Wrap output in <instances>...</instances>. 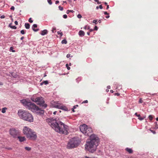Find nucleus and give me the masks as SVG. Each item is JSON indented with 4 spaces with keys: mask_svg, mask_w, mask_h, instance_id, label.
<instances>
[{
    "mask_svg": "<svg viewBox=\"0 0 158 158\" xmlns=\"http://www.w3.org/2000/svg\"><path fill=\"white\" fill-rule=\"evenodd\" d=\"M46 121L49 125L56 132L62 134L67 135L68 133L69 127L61 121L57 122L56 119L49 118L46 119Z\"/></svg>",
    "mask_w": 158,
    "mask_h": 158,
    "instance_id": "nucleus-1",
    "label": "nucleus"
},
{
    "mask_svg": "<svg viewBox=\"0 0 158 158\" xmlns=\"http://www.w3.org/2000/svg\"><path fill=\"white\" fill-rule=\"evenodd\" d=\"M99 142L98 137L95 135H92L90 137L89 141L86 142L85 149L91 153H94L98 145Z\"/></svg>",
    "mask_w": 158,
    "mask_h": 158,
    "instance_id": "nucleus-2",
    "label": "nucleus"
},
{
    "mask_svg": "<svg viewBox=\"0 0 158 158\" xmlns=\"http://www.w3.org/2000/svg\"><path fill=\"white\" fill-rule=\"evenodd\" d=\"M21 102L27 108L31 110L32 111L35 112L40 115L44 114V110L40 109L34 103L28 102L25 99L21 100Z\"/></svg>",
    "mask_w": 158,
    "mask_h": 158,
    "instance_id": "nucleus-3",
    "label": "nucleus"
},
{
    "mask_svg": "<svg viewBox=\"0 0 158 158\" xmlns=\"http://www.w3.org/2000/svg\"><path fill=\"white\" fill-rule=\"evenodd\" d=\"M18 114L19 117L24 120L30 122L33 121V116L27 111L22 109L19 110H18Z\"/></svg>",
    "mask_w": 158,
    "mask_h": 158,
    "instance_id": "nucleus-4",
    "label": "nucleus"
},
{
    "mask_svg": "<svg viewBox=\"0 0 158 158\" xmlns=\"http://www.w3.org/2000/svg\"><path fill=\"white\" fill-rule=\"evenodd\" d=\"M23 132L29 139L35 140L37 138L35 133L28 127H24L23 129Z\"/></svg>",
    "mask_w": 158,
    "mask_h": 158,
    "instance_id": "nucleus-5",
    "label": "nucleus"
},
{
    "mask_svg": "<svg viewBox=\"0 0 158 158\" xmlns=\"http://www.w3.org/2000/svg\"><path fill=\"white\" fill-rule=\"evenodd\" d=\"M31 99L33 102H36L37 104L40 106H43L44 108H46L47 106V105L44 104V100L41 97H36L35 95H34L31 97Z\"/></svg>",
    "mask_w": 158,
    "mask_h": 158,
    "instance_id": "nucleus-6",
    "label": "nucleus"
},
{
    "mask_svg": "<svg viewBox=\"0 0 158 158\" xmlns=\"http://www.w3.org/2000/svg\"><path fill=\"white\" fill-rule=\"evenodd\" d=\"M79 141L77 138H73L70 139L69 142L67 147L69 149H71L77 147L79 145Z\"/></svg>",
    "mask_w": 158,
    "mask_h": 158,
    "instance_id": "nucleus-7",
    "label": "nucleus"
},
{
    "mask_svg": "<svg viewBox=\"0 0 158 158\" xmlns=\"http://www.w3.org/2000/svg\"><path fill=\"white\" fill-rule=\"evenodd\" d=\"M52 104L53 106L55 108L61 109L64 111L68 110V108L59 101L54 102V104Z\"/></svg>",
    "mask_w": 158,
    "mask_h": 158,
    "instance_id": "nucleus-8",
    "label": "nucleus"
},
{
    "mask_svg": "<svg viewBox=\"0 0 158 158\" xmlns=\"http://www.w3.org/2000/svg\"><path fill=\"white\" fill-rule=\"evenodd\" d=\"M10 134L13 138H17L19 135V132L18 131L16 130L15 129L12 128L10 130Z\"/></svg>",
    "mask_w": 158,
    "mask_h": 158,
    "instance_id": "nucleus-9",
    "label": "nucleus"
},
{
    "mask_svg": "<svg viewBox=\"0 0 158 158\" xmlns=\"http://www.w3.org/2000/svg\"><path fill=\"white\" fill-rule=\"evenodd\" d=\"M88 127L85 124L81 125L80 127V130L83 134H84Z\"/></svg>",
    "mask_w": 158,
    "mask_h": 158,
    "instance_id": "nucleus-10",
    "label": "nucleus"
},
{
    "mask_svg": "<svg viewBox=\"0 0 158 158\" xmlns=\"http://www.w3.org/2000/svg\"><path fill=\"white\" fill-rule=\"evenodd\" d=\"M92 131H93L92 128L90 127H88V128L86 131H85V133L84 134L86 135H90H90H91V134L92 132Z\"/></svg>",
    "mask_w": 158,
    "mask_h": 158,
    "instance_id": "nucleus-11",
    "label": "nucleus"
},
{
    "mask_svg": "<svg viewBox=\"0 0 158 158\" xmlns=\"http://www.w3.org/2000/svg\"><path fill=\"white\" fill-rule=\"evenodd\" d=\"M20 142H23L26 140V139L24 137H21L18 136L17 137Z\"/></svg>",
    "mask_w": 158,
    "mask_h": 158,
    "instance_id": "nucleus-12",
    "label": "nucleus"
},
{
    "mask_svg": "<svg viewBox=\"0 0 158 158\" xmlns=\"http://www.w3.org/2000/svg\"><path fill=\"white\" fill-rule=\"evenodd\" d=\"M48 33V31L47 30H44L41 32L40 34L42 35H44L47 34Z\"/></svg>",
    "mask_w": 158,
    "mask_h": 158,
    "instance_id": "nucleus-13",
    "label": "nucleus"
},
{
    "mask_svg": "<svg viewBox=\"0 0 158 158\" xmlns=\"http://www.w3.org/2000/svg\"><path fill=\"white\" fill-rule=\"evenodd\" d=\"M37 27V25L36 24H34L32 26V30L35 31H37L39 30V29H35V28Z\"/></svg>",
    "mask_w": 158,
    "mask_h": 158,
    "instance_id": "nucleus-14",
    "label": "nucleus"
},
{
    "mask_svg": "<svg viewBox=\"0 0 158 158\" xmlns=\"http://www.w3.org/2000/svg\"><path fill=\"white\" fill-rule=\"evenodd\" d=\"M79 35L81 36H83L85 35V32L82 31L81 30L79 32Z\"/></svg>",
    "mask_w": 158,
    "mask_h": 158,
    "instance_id": "nucleus-15",
    "label": "nucleus"
},
{
    "mask_svg": "<svg viewBox=\"0 0 158 158\" xmlns=\"http://www.w3.org/2000/svg\"><path fill=\"white\" fill-rule=\"evenodd\" d=\"M9 76L10 77H12L14 78H17L18 75L16 74L12 73L10 74H9Z\"/></svg>",
    "mask_w": 158,
    "mask_h": 158,
    "instance_id": "nucleus-16",
    "label": "nucleus"
},
{
    "mask_svg": "<svg viewBox=\"0 0 158 158\" xmlns=\"http://www.w3.org/2000/svg\"><path fill=\"white\" fill-rule=\"evenodd\" d=\"M126 150L130 153H131L133 152L132 150L131 149L129 148H127L126 149Z\"/></svg>",
    "mask_w": 158,
    "mask_h": 158,
    "instance_id": "nucleus-17",
    "label": "nucleus"
},
{
    "mask_svg": "<svg viewBox=\"0 0 158 158\" xmlns=\"http://www.w3.org/2000/svg\"><path fill=\"white\" fill-rule=\"evenodd\" d=\"M25 27L26 29H28L30 28V25L28 23H25Z\"/></svg>",
    "mask_w": 158,
    "mask_h": 158,
    "instance_id": "nucleus-18",
    "label": "nucleus"
},
{
    "mask_svg": "<svg viewBox=\"0 0 158 158\" xmlns=\"http://www.w3.org/2000/svg\"><path fill=\"white\" fill-rule=\"evenodd\" d=\"M48 83V81H45L42 82L40 83V85H42L43 84L47 85Z\"/></svg>",
    "mask_w": 158,
    "mask_h": 158,
    "instance_id": "nucleus-19",
    "label": "nucleus"
},
{
    "mask_svg": "<svg viewBox=\"0 0 158 158\" xmlns=\"http://www.w3.org/2000/svg\"><path fill=\"white\" fill-rule=\"evenodd\" d=\"M6 109L7 108L6 107L3 108L2 109V112L3 113H5L6 111Z\"/></svg>",
    "mask_w": 158,
    "mask_h": 158,
    "instance_id": "nucleus-20",
    "label": "nucleus"
},
{
    "mask_svg": "<svg viewBox=\"0 0 158 158\" xmlns=\"http://www.w3.org/2000/svg\"><path fill=\"white\" fill-rule=\"evenodd\" d=\"M61 43L63 44H66L67 43V41L65 40H63L62 41Z\"/></svg>",
    "mask_w": 158,
    "mask_h": 158,
    "instance_id": "nucleus-21",
    "label": "nucleus"
},
{
    "mask_svg": "<svg viewBox=\"0 0 158 158\" xmlns=\"http://www.w3.org/2000/svg\"><path fill=\"white\" fill-rule=\"evenodd\" d=\"M56 28L55 27H53L52 30V33H54L56 32Z\"/></svg>",
    "mask_w": 158,
    "mask_h": 158,
    "instance_id": "nucleus-22",
    "label": "nucleus"
},
{
    "mask_svg": "<svg viewBox=\"0 0 158 158\" xmlns=\"http://www.w3.org/2000/svg\"><path fill=\"white\" fill-rule=\"evenodd\" d=\"M70 12L73 13L74 12V11L73 10H68L67 11L66 13L67 14H69V12Z\"/></svg>",
    "mask_w": 158,
    "mask_h": 158,
    "instance_id": "nucleus-23",
    "label": "nucleus"
},
{
    "mask_svg": "<svg viewBox=\"0 0 158 158\" xmlns=\"http://www.w3.org/2000/svg\"><path fill=\"white\" fill-rule=\"evenodd\" d=\"M155 127H154V128L155 129H157L158 128V125L157 124V123L156 122L155 123Z\"/></svg>",
    "mask_w": 158,
    "mask_h": 158,
    "instance_id": "nucleus-24",
    "label": "nucleus"
},
{
    "mask_svg": "<svg viewBox=\"0 0 158 158\" xmlns=\"http://www.w3.org/2000/svg\"><path fill=\"white\" fill-rule=\"evenodd\" d=\"M145 118V117H141L140 116L138 118V119L140 120H143L144 118Z\"/></svg>",
    "mask_w": 158,
    "mask_h": 158,
    "instance_id": "nucleus-25",
    "label": "nucleus"
},
{
    "mask_svg": "<svg viewBox=\"0 0 158 158\" xmlns=\"http://www.w3.org/2000/svg\"><path fill=\"white\" fill-rule=\"evenodd\" d=\"M9 26L10 28H11L12 29H16V27L15 26H10V24H9Z\"/></svg>",
    "mask_w": 158,
    "mask_h": 158,
    "instance_id": "nucleus-26",
    "label": "nucleus"
},
{
    "mask_svg": "<svg viewBox=\"0 0 158 158\" xmlns=\"http://www.w3.org/2000/svg\"><path fill=\"white\" fill-rule=\"evenodd\" d=\"M25 149L27 151H30L31 148H30L28 147H25Z\"/></svg>",
    "mask_w": 158,
    "mask_h": 158,
    "instance_id": "nucleus-27",
    "label": "nucleus"
},
{
    "mask_svg": "<svg viewBox=\"0 0 158 158\" xmlns=\"http://www.w3.org/2000/svg\"><path fill=\"white\" fill-rule=\"evenodd\" d=\"M93 23H95V24H96L98 23L97 21L96 20H94L93 21Z\"/></svg>",
    "mask_w": 158,
    "mask_h": 158,
    "instance_id": "nucleus-28",
    "label": "nucleus"
},
{
    "mask_svg": "<svg viewBox=\"0 0 158 158\" xmlns=\"http://www.w3.org/2000/svg\"><path fill=\"white\" fill-rule=\"evenodd\" d=\"M66 66L68 70L70 69V68L69 66V65L68 64H66Z\"/></svg>",
    "mask_w": 158,
    "mask_h": 158,
    "instance_id": "nucleus-29",
    "label": "nucleus"
},
{
    "mask_svg": "<svg viewBox=\"0 0 158 158\" xmlns=\"http://www.w3.org/2000/svg\"><path fill=\"white\" fill-rule=\"evenodd\" d=\"M149 119L150 120H152V119H153V117L152 116V115H150L149 116Z\"/></svg>",
    "mask_w": 158,
    "mask_h": 158,
    "instance_id": "nucleus-30",
    "label": "nucleus"
},
{
    "mask_svg": "<svg viewBox=\"0 0 158 158\" xmlns=\"http://www.w3.org/2000/svg\"><path fill=\"white\" fill-rule=\"evenodd\" d=\"M59 9L60 10H62L63 9V7H61V6H59Z\"/></svg>",
    "mask_w": 158,
    "mask_h": 158,
    "instance_id": "nucleus-31",
    "label": "nucleus"
},
{
    "mask_svg": "<svg viewBox=\"0 0 158 158\" xmlns=\"http://www.w3.org/2000/svg\"><path fill=\"white\" fill-rule=\"evenodd\" d=\"M84 28L85 29H89V27L88 26H86L84 27Z\"/></svg>",
    "mask_w": 158,
    "mask_h": 158,
    "instance_id": "nucleus-32",
    "label": "nucleus"
},
{
    "mask_svg": "<svg viewBox=\"0 0 158 158\" xmlns=\"http://www.w3.org/2000/svg\"><path fill=\"white\" fill-rule=\"evenodd\" d=\"M57 33L58 35H60L61 36H62L63 35V33L61 32H60V31H58Z\"/></svg>",
    "mask_w": 158,
    "mask_h": 158,
    "instance_id": "nucleus-33",
    "label": "nucleus"
},
{
    "mask_svg": "<svg viewBox=\"0 0 158 158\" xmlns=\"http://www.w3.org/2000/svg\"><path fill=\"white\" fill-rule=\"evenodd\" d=\"M20 32L22 34H24L25 33V31L24 30H22Z\"/></svg>",
    "mask_w": 158,
    "mask_h": 158,
    "instance_id": "nucleus-34",
    "label": "nucleus"
},
{
    "mask_svg": "<svg viewBox=\"0 0 158 158\" xmlns=\"http://www.w3.org/2000/svg\"><path fill=\"white\" fill-rule=\"evenodd\" d=\"M28 21L30 23H32L33 22V21L32 20L31 18H30L28 20Z\"/></svg>",
    "mask_w": 158,
    "mask_h": 158,
    "instance_id": "nucleus-35",
    "label": "nucleus"
},
{
    "mask_svg": "<svg viewBox=\"0 0 158 158\" xmlns=\"http://www.w3.org/2000/svg\"><path fill=\"white\" fill-rule=\"evenodd\" d=\"M48 2L50 5H51L52 3L51 0H47Z\"/></svg>",
    "mask_w": 158,
    "mask_h": 158,
    "instance_id": "nucleus-36",
    "label": "nucleus"
},
{
    "mask_svg": "<svg viewBox=\"0 0 158 158\" xmlns=\"http://www.w3.org/2000/svg\"><path fill=\"white\" fill-rule=\"evenodd\" d=\"M77 17L78 18H81V17H82V16L80 14H78L77 15Z\"/></svg>",
    "mask_w": 158,
    "mask_h": 158,
    "instance_id": "nucleus-37",
    "label": "nucleus"
},
{
    "mask_svg": "<svg viewBox=\"0 0 158 158\" xmlns=\"http://www.w3.org/2000/svg\"><path fill=\"white\" fill-rule=\"evenodd\" d=\"M63 17L64 19H66L67 17V16L66 15H63Z\"/></svg>",
    "mask_w": 158,
    "mask_h": 158,
    "instance_id": "nucleus-38",
    "label": "nucleus"
},
{
    "mask_svg": "<svg viewBox=\"0 0 158 158\" xmlns=\"http://www.w3.org/2000/svg\"><path fill=\"white\" fill-rule=\"evenodd\" d=\"M95 2H97V4H99L101 3V2H100L98 0H94Z\"/></svg>",
    "mask_w": 158,
    "mask_h": 158,
    "instance_id": "nucleus-39",
    "label": "nucleus"
},
{
    "mask_svg": "<svg viewBox=\"0 0 158 158\" xmlns=\"http://www.w3.org/2000/svg\"><path fill=\"white\" fill-rule=\"evenodd\" d=\"M70 55H71L69 54H68L67 56H66V57L67 58H69L70 57Z\"/></svg>",
    "mask_w": 158,
    "mask_h": 158,
    "instance_id": "nucleus-40",
    "label": "nucleus"
},
{
    "mask_svg": "<svg viewBox=\"0 0 158 158\" xmlns=\"http://www.w3.org/2000/svg\"><path fill=\"white\" fill-rule=\"evenodd\" d=\"M98 29V27H97L96 26H95L94 28V30H97Z\"/></svg>",
    "mask_w": 158,
    "mask_h": 158,
    "instance_id": "nucleus-41",
    "label": "nucleus"
},
{
    "mask_svg": "<svg viewBox=\"0 0 158 158\" xmlns=\"http://www.w3.org/2000/svg\"><path fill=\"white\" fill-rule=\"evenodd\" d=\"M142 100L141 98H140L139 101V103H142Z\"/></svg>",
    "mask_w": 158,
    "mask_h": 158,
    "instance_id": "nucleus-42",
    "label": "nucleus"
},
{
    "mask_svg": "<svg viewBox=\"0 0 158 158\" xmlns=\"http://www.w3.org/2000/svg\"><path fill=\"white\" fill-rule=\"evenodd\" d=\"M135 115H136L138 117V118L140 116V114H137V113H135Z\"/></svg>",
    "mask_w": 158,
    "mask_h": 158,
    "instance_id": "nucleus-43",
    "label": "nucleus"
},
{
    "mask_svg": "<svg viewBox=\"0 0 158 158\" xmlns=\"http://www.w3.org/2000/svg\"><path fill=\"white\" fill-rule=\"evenodd\" d=\"M5 18V16L4 15H2L1 17H0V18L1 19H3V18Z\"/></svg>",
    "mask_w": 158,
    "mask_h": 158,
    "instance_id": "nucleus-44",
    "label": "nucleus"
},
{
    "mask_svg": "<svg viewBox=\"0 0 158 158\" xmlns=\"http://www.w3.org/2000/svg\"><path fill=\"white\" fill-rule=\"evenodd\" d=\"M10 9L11 10H14V9H15V7L14 6H12L11 8H10Z\"/></svg>",
    "mask_w": 158,
    "mask_h": 158,
    "instance_id": "nucleus-45",
    "label": "nucleus"
},
{
    "mask_svg": "<svg viewBox=\"0 0 158 158\" xmlns=\"http://www.w3.org/2000/svg\"><path fill=\"white\" fill-rule=\"evenodd\" d=\"M88 101L87 100H85L82 102V103H87Z\"/></svg>",
    "mask_w": 158,
    "mask_h": 158,
    "instance_id": "nucleus-46",
    "label": "nucleus"
},
{
    "mask_svg": "<svg viewBox=\"0 0 158 158\" xmlns=\"http://www.w3.org/2000/svg\"><path fill=\"white\" fill-rule=\"evenodd\" d=\"M115 95H117V96H119L120 95V94L119 93H115Z\"/></svg>",
    "mask_w": 158,
    "mask_h": 158,
    "instance_id": "nucleus-47",
    "label": "nucleus"
},
{
    "mask_svg": "<svg viewBox=\"0 0 158 158\" xmlns=\"http://www.w3.org/2000/svg\"><path fill=\"white\" fill-rule=\"evenodd\" d=\"M104 14L105 15H109V13H108L106 11H105L104 12Z\"/></svg>",
    "mask_w": 158,
    "mask_h": 158,
    "instance_id": "nucleus-48",
    "label": "nucleus"
},
{
    "mask_svg": "<svg viewBox=\"0 0 158 158\" xmlns=\"http://www.w3.org/2000/svg\"><path fill=\"white\" fill-rule=\"evenodd\" d=\"M15 24L16 25H17L18 24V22L17 21H15Z\"/></svg>",
    "mask_w": 158,
    "mask_h": 158,
    "instance_id": "nucleus-49",
    "label": "nucleus"
},
{
    "mask_svg": "<svg viewBox=\"0 0 158 158\" xmlns=\"http://www.w3.org/2000/svg\"><path fill=\"white\" fill-rule=\"evenodd\" d=\"M99 7L100 9H102L103 8L102 6L101 5H100Z\"/></svg>",
    "mask_w": 158,
    "mask_h": 158,
    "instance_id": "nucleus-50",
    "label": "nucleus"
},
{
    "mask_svg": "<svg viewBox=\"0 0 158 158\" xmlns=\"http://www.w3.org/2000/svg\"><path fill=\"white\" fill-rule=\"evenodd\" d=\"M107 88L108 89H110V85H108V86H107Z\"/></svg>",
    "mask_w": 158,
    "mask_h": 158,
    "instance_id": "nucleus-51",
    "label": "nucleus"
},
{
    "mask_svg": "<svg viewBox=\"0 0 158 158\" xmlns=\"http://www.w3.org/2000/svg\"><path fill=\"white\" fill-rule=\"evenodd\" d=\"M59 3V1H56V2L55 3L56 4H57Z\"/></svg>",
    "mask_w": 158,
    "mask_h": 158,
    "instance_id": "nucleus-52",
    "label": "nucleus"
},
{
    "mask_svg": "<svg viewBox=\"0 0 158 158\" xmlns=\"http://www.w3.org/2000/svg\"><path fill=\"white\" fill-rule=\"evenodd\" d=\"M90 29V32H91V31H93V30H94V29Z\"/></svg>",
    "mask_w": 158,
    "mask_h": 158,
    "instance_id": "nucleus-53",
    "label": "nucleus"
},
{
    "mask_svg": "<svg viewBox=\"0 0 158 158\" xmlns=\"http://www.w3.org/2000/svg\"><path fill=\"white\" fill-rule=\"evenodd\" d=\"M56 111H54V112H53V114H56Z\"/></svg>",
    "mask_w": 158,
    "mask_h": 158,
    "instance_id": "nucleus-54",
    "label": "nucleus"
},
{
    "mask_svg": "<svg viewBox=\"0 0 158 158\" xmlns=\"http://www.w3.org/2000/svg\"><path fill=\"white\" fill-rule=\"evenodd\" d=\"M78 106L77 105L76 106H74L73 108H76V106Z\"/></svg>",
    "mask_w": 158,
    "mask_h": 158,
    "instance_id": "nucleus-55",
    "label": "nucleus"
},
{
    "mask_svg": "<svg viewBox=\"0 0 158 158\" xmlns=\"http://www.w3.org/2000/svg\"><path fill=\"white\" fill-rule=\"evenodd\" d=\"M24 37L23 36L20 39L21 40H23L24 39Z\"/></svg>",
    "mask_w": 158,
    "mask_h": 158,
    "instance_id": "nucleus-56",
    "label": "nucleus"
},
{
    "mask_svg": "<svg viewBox=\"0 0 158 158\" xmlns=\"http://www.w3.org/2000/svg\"><path fill=\"white\" fill-rule=\"evenodd\" d=\"M151 131L154 134L156 133V132L154 131Z\"/></svg>",
    "mask_w": 158,
    "mask_h": 158,
    "instance_id": "nucleus-57",
    "label": "nucleus"
},
{
    "mask_svg": "<svg viewBox=\"0 0 158 158\" xmlns=\"http://www.w3.org/2000/svg\"><path fill=\"white\" fill-rule=\"evenodd\" d=\"M109 8V6L108 5H107L106 9H108Z\"/></svg>",
    "mask_w": 158,
    "mask_h": 158,
    "instance_id": "nucleus-58",
    "label": "nucleus"
},
{
    "mask_svg": "<svg viewBox=\"0 0 158 158\" xmlns=\"http://www.w3.org/2000/svg\"><path fill=\"white\" fill-rule=\"evenodd\" d=\"M110 17V16L109 15H107L106 16V18H108Z\"/></svg>",
    "mask_w": 158,
    "mask_h": 158,
    "instance_id": "nucleus-59",
    "label": "nucleus"
},
{
    "mask_svg": "<svg viewBox=\"0 0 158 158\" xmlns=\"http://www.w3.org/2000/svg\"><path fill=\"white\" fill-rule=\"evenodd\" d=\"M110 92L112 93L113 92V91L112 90H110Z\"/></svg>",
    "mask_w": 158,
    "mask_h": 158,
    "instance_id": "nucleus-60",
    "label": "nucleus"
},
{
    "mask_svg": "<svg viewBox=\"0 0 158 158\" xmlns=\"http://www.w3.org/2000/svg\"><path fill=\"white\" fill-rule=\"evenodd\" d=\"M98 22L99 23H100L101 22V20H99L98 21Z\"/></svg>",
    "mask_w": 158,
    "mask_h": 158,
    "instance_id": "nucleus-61",
    "label": "nucleus"
},
{
    "mask_svg": "<svg viewBox=\"0 0 158 158\" xmlns=\"http://www.w3.org/2000/svg\"><path fill=\"white\" fill-rule=\"evenodd\" d=\"M87 34L88 35H90V32H87Z\"/></svg>",
    "mask_w": 158,
    "mask_h": 158,
    "instance_id": "nucleus-62",
    "label": "nucleus"
},
{
    "mask_svg": "<svg viewBox=\"0 0 158 158\" xmlns=\"http://www.w3.org/2000/svg\"><path fill=\"white\" fill-rule=\"evenodd\" d=\"M104 4L106 5H107V2H104Z\"/></svg>",
    "mask_w": 158,
    "mask_h": 158,
    "instance_id": "nucleus-63",
    "label": "nucleus"
},
{
    "mask_svg": "<svg viewBox=\"0 0 158 158\" xmlns=\"http://www.w3.org/2000/svg\"><path fill=\"white\" fill-rule=\"evenodd\" d=\"M156 119L157 121H158V117Z\"/></svg>",
    "mask_w": 158,
    "mask_h": 158,
    "instance_id": "nucleus-64",
    "label": "nucleus"
}]
</instances>
